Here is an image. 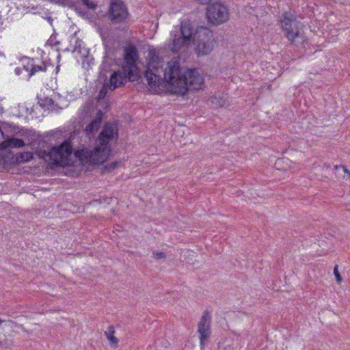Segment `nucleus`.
<instances>
[{"instance_id": "nucleus-20", "label": "nucleus", "mask_w": 350, "mask_h": 350, "mask_svg": "<svg viewBox=\"0 0 350 350\" xmlns=\"http://www.w3.org/2000/svg\"><path fill=\"white\" fill-rule=\"evenodd\" d=\"M33 158V154L30 152H21L16 154V160L18 163H24L30 161Z\"/></svg>"}, {"instance_id": "nucleus-4", "label": "nucleus", "mask_w": 350, "mask_h": 350, "mask_svg": "<svg viewBox=\"0 0 350 350\" xmlns=\"http://www.w3.org/2000/svg\"><path fill=\"white\" fill-rule=\"evenodd\" d=\"M280 23L291 44L298 45L304 42V36L300 33L301 23L295 14L291 12H284L280 17Z\"/></svg>"}, {"instance_id": "nucleus-26", "label": "nucleus", "mask_w": 350, "mask_h": 350, "mask_svg": "<svg viewBox=\"0 0 350 350\" xmlns=\"http://www.w3.org/2000/svg\"><path fill=\"white\" fill-rule=\"evenodd\" d=\"M334 274L336 277V280L338 283H341L342 281V278L341 277L339 271H338V266L336 265L334 268Z\"/></svg>"}, {"instance_id": "nucleus-33", "label": "nucleus", "mask_w": 350, "mask_h": 350, "mask_svg": "<svg viewBox=\"0 0 350 350\" xmlns=\"http://www.w3.org/2000/svg\"><path fill=\"white\" fill-rule=\"evenodd\" d=\"M5 343V342H3V341H0V346H2Z\"/></svg>"}, {"instance_id": "nucleus-8", "label": "nucleus", "mask_w": 350, "mask_h": 350, "mask_svg": "<svg viewBox=\"0 0 350 350\" xmlns=\"http://www.w3.org/2000/svg\"><path fill=\"white\" fill-rule=\"evenodd\" d=\"M147 59L148 70L145 72L144 77L150 88H157V83L161 79V77L156 74L161 63V58L159 56L157 51L154 49L149 50Z\"/></svg>"}, {"instance_id": "nucleus-31", "label": "nucleus", "mask_w": 350, "mask_h": 350, "mask_svg": "<svg viewBox=\"0 0 350 350\" xmlns=\"http://www.w3.org/2000/svg\"><path fill=\"white\" fill-rule=\"evenodd\" d=\"M11 322H12L11 321H5V320H1V319H0V329H1V330H2V329H3V328L1 327V324H2L3 323H11Z\"/></svg>"}, {"instance_id": "nucleus-3", "label": "nucleus", "mask_w": 350, "mask_h": 350, "mask_svg": "<svg viewBox=\"0 0 350 350\" xmlns=\"http://www.w3.org/2000/svg\"><path fill=\"white\" fill-rule=\"evenodd\" d=\"M106 16L112 25H118L117 29L121 31L128 30L131 15L122 0H111Z\"/></svg>"}, {"instance_id": "nucleus-25", "label": "nucleus", "mask_w": 350, "mask_h": 350, "mask_svg": "<svg viewBox=\"0 0 350 350\" xmlns=\"http://www.w3.org/2000/svg\"><path fill=\"white\" fill-rule=\"evenodd\" d=\"M23 61H27V64H24L23 65V68L27 71V72H30V68L31 67L29 68V66H31V64H32V62H33V59H30V58H28L27 57H25L22 59Z\"/></svg>"}, {"instance_id": "nucleus-23", "label": "nucleus", "mask_w": 350, "mask_h": 350, "mask_svg": "<svg viewBox=\"0 0 350 350\" xmlns=\"http://www.w3.org/2000/svg\"><path fill=\"white\" fill-rule=\"evenodd\" d=\"M81 1L84 5L92 10H94L98 6L97 3L92 0H81Z\"/></svg>"}, {"instance_id": "nucleus-6", "label": "nucleus", "mask_w": 350, "mask_h": 350, "mask_svg": "<svg viewBox=\"0 0 350 350\" xmlns=\"http://www.w3.org/2000/svg\"><path fill=\"white\" fill-rule=\"evenodd\" d=\"M51 154V162L55 165L64 167L74 165L72 147L69 141H64L59 146L53 147Z\"/></svg>"}, {"instance_id": "nucleus-14", "label": "nucleus", "mask_w": 350, "mask_h": 350, "mask_svg": "<svg viewBox=\"0 0 350 350\" xmlns=\"http://www.w3.org/2000/svg\"><path fill=\"white\" fill-rule=\"evenodd\" d=\"M93 150L85 148L81 150H77L75 152L72 158H78L80 161L85 163H92Z\"/></svg>"}, {"instance_id": "nucleus-29", "label": "nucleus", "mask_w": 350, "mask_h": 350, "mask_svg": "<svg viewBox=\"0 0 350 350\" xmlns=\"http://www.w3.org/2000/svg\"><path fill=\"white\" fill-rule=\"evenodd\" d=\"M202 5H206L211 2V0H196Z\"/></svg>"}, {"instance_id": "nucleus-5", "label": "nucleus", "mask_w": 350, "mask_h": 350, "mask_svg": "<svg viewBox=\"0 0 350 350\" xmlns=\"http://www.w3.org/2000/svg\"><path fill=\"white\" fill-rule=\"evenodd\" d=\"M192 41L198 55L209 54L213 49V33L206 27L200 26L196 29Z\"/></svg>"}, {"instance_id": "nucleus-2", "label": "nucleus", "mask_w": 350, "mask_h": 350, "mask_svg": "<svg viewBox=\"0 0 350 350\" xmlns=\"http://www.w3.org/2000/svg\"><path fill=\"white\" fill-rule=\"evenodd\" d=\"M166 81L172 88H189L190 85H201L204 79L196 69H188L180 67L177 61L168 64V71L164 73Z\"/></svg>"}, {"instance_id": "nucleus-12", "label": "nucleus", "mask_w": 350, "mask_h": 350, "mask_svg": "<svg viewBox=\"0 0 350 350\" xmlns=\"http://www.w3.org/2000/svg\"><path fill=\"white\" fill-rule=\"evenodd\" d=\"M114 137V129L113 125L107 122L105 124L101 132L99 134V144L102 146H107L110 140Z\"/></svg>"}, {"instance_id": "nucleus-1", "label": "nucleus", "mask_w": 350, "mask_h": 350, "mask_svg": "<svg viewBox=\"0 0 350 350\" xmlns=\"http://www.w3.org/2000/svg\"><path fill=\"white\" fill-rule=\"evenodd\" d=\"M138 57L137 49L135 44H129L124 47V65L121 70L111 73L109 83L103 85L101 88H119L124 85L128 81H135L137 76L134 71L137 68L136 62Z\"/></svg>"}, {"instance_id": "nucleus-32", "label": "nucleus", "mask_w": 350, "mask_h": 350, "mask_svg": "<svg viewBox=\"0 0 350 350\" xmlns=\"http://www.w3.org/2000/svg\"><path fill=\"white\" fill-rule=\"evenodd\" d=\"M15 72L16 75H19L21 72V69L20 68H16L15 69Z\"/></svg>"}, {"instance_id": "nucleus-34", "label": "nucleus", "mask_w": 350, "mask_h": 350, "mask_svg": "<svg viewBox=\"0 0 350 350\" xmlns=\"http://www.w3.org/2000/svg\"><path fill=\"white\" fill-rule=\"evenodd\" d=\"M3 146H4V144H0V147H2V148H3Z\"/></svg>"}, {"instance_id": "nucleus-10", "label": "nucleus", "mask_w": 350, "mask_h": 350, "mask_svg": "<svg viewBox=\"0 0 350 350\" xmlns=\"http://www.w3.org/2000/svg\"><path fill=\"white\" fill-rule=\"evenodd\" d=\"M211 316L208 310H205L198 323V333L199 334V339L200 347L204 348L210 339L211 334Z\"/></svg>"}, {"instance_id": "nucleus-15", "label": "nucleus", "mask_w": 350, "mask_h": 350, "mask_svg": "<svg viewBox=\"0 0 350 350\" xmlns=\"http://www.w3.org/2000/svg\"><path fill=\"white\" fill-rule=\"evenodd\" d=\"M103 113L101 110H98L95 118L91 121L90 124L86 126V131L88 133H93L95 131H97L101 124V122L103 120Z\"/></svg>"}, {"instance_id": "nucleus-18", "label": "nucleus", "mask_w": 350, "mask_h": 350, "mask_svg": "<svg viewBox=\"0 0 350 350\" xmlns=\"http://www.w3.org/2000/svg\"><path fill=\"white\" fill-rule=\"evenodd\" d=\"M115 334V329L113 325H110L108 327L107 331L105 332V335L106 336L107 338L109 340L111 345L113 347H116L118 342V340L116 337L114 336Z\"/></svg>"}, {"instance_id": "nucleus-24", "label": "nucleus", "mask_w": 350, "mask_h": 350, "mask_svg": "<svg viewBox=\"0 0 350 350\" xmlns=\"http://www.w3.org/2000/svg\"><path fill=\"white\" fill-rule=\"evenodd\" d=\"M38 156L46 161H51V150L47 152L44 150L38 152Z\"/></svg>"}, {"instance_id": "nucleus-13", "label": "nucleus", "mask_w": 350, "mask_h": 350, "mask_svg": "<svg viewBox=\"0 0 350 350\" xmlns=\"http://www.w3.org/2000/svg\"><path fill=\"white\" fill-rule=\"evenodd\" d=\"M109 150L107 146L100 145L93 149L92 164H101L105 161L108 157Z\"/></svg>"}, {"instance_id": "nucleus-19", "label": "nucleus", "mask_w": 350, "mask_h": 350, "mask_svg": "<svg viewBox=\"0 0 350 350\" xmlns=\"http://www.w3.org/2000/svg\"><path fill=\"white\" fill-rule=\"evenodd\" d=\"M5 143H6V146L9 148H21L25 146V142L22 139L12 137L8 139Z\"/></svg>"}, {"instance_id": "nucleus-11", "label": "nucleus", "mask_w": 350, "mask_h": 350, "mask_svg": "<svg viewBox=\"0 0 350 350\" xmlns=\"http://www.w3.org/2000/svg\"><path fill=\"white\" fill-rule=\"evenodd\" d=\"M191 89H146L145 94H156L160 96H181L187 95Z\"/></svg>"}, {"instance_id": "nucleus-21", "label": "nucleus", "mask_w": 350, "mask_h": 350, "mask_svg": "<svg viewBox=\"0 0 350 350\" xmlns=\"http://www.w3.org/2000/svg\"><path fill=\"white\" fill-rule=\"evenodd\" d=\"M46 66L44 64H43V66L31 64L30 72L29 73V76L31 77L38 71H46Z\"/></svg>"}, {"instance_id": "nucleus-22", "label": "nucleus", "mask_w": 350, "mask_h": 350, "mask_svg": "<svg viewBox=\"0 0 350 350\" xmlns=\"http://www.w3.org/2000/svg\"><path fill=\"white\" fill-rule=\"evenodd\" d=\"M56 3H59L64 6L73 8L75 6L76 0H53Z\"/></svg>"}, {"instance_id": "nucleus-17", "label": "nucleus", "mask_w": 350, "mask_h": 350, "mask_svg": "<svg viewBox=\"0 0 350 350\" xmlns=\"http://www.w3.org/2000/svg\"><path fill=\"white\" fill-rule=\"evenodd\" d=\"M209 102L215 107H221L226 105L227 101V94L222 95L221 96H213L209 98Z\"/></svg>"}, {"instance_id": "nucleus-30", "label": "nucleus", "mask_w": 350, "mask_h": 350, "mask_svg": "<svg viewBox=\"0 0 350 350\" xmlns=\"http://www.w3.org/2000/svg\"><path fill=\"white\" fill-rule=\"evenodd\" d=\"M340 167H342L344 172L350 176V171L347 170L345 165H341Z\"/></svg>"}, {"instance_id": "nucleus-9", "label": "nucleus", "mask_w": 350, "mask_h": 350, "mask_svg": "<svg viewBox=\"0 0 350 350\" xmlns=\"http://www.w3.org/2000/svg\"><path fill=\"white\" fill-rule=\"evenodd\" d=\"M206 14L208 23L213 25H221L229 18L227 7L220 2H215L209 5L206 8Z\"/></svg>"}, {"instance_id": "nucleus-16", "label": "nucleus", "mask_w": 350, "mask_h": 350, "mask_svg": "<svg viewBox=\"0 0 350 350\" xmlns=\"http://www.w3.org/2000/svg\"><path fill=\"white\" fill-rule=\"evenodd\" d=\"M115 89H109L110 90V93L113 92ZM108 89H100L99 94L96 98L97 103L103 109H107L109 106V99H108Z\"/></svg>"}, {"instance_id": "nucleus-28", "label": "nucleus", "mask_w": 350, "mask_h": 350, "mask_svg": "<svg viewBox=\"0 0 350 350\" xmlns=\"http://www.w3.org/2000/svg\"><path fill=\"white\" fill-rule=\"evenodd\" d=\"M153 255L157 260H159V259L165 258V254L162 252H154Z\"/></svg>"}, {"instance_id": "nucleus-7", "label": "nucleus", "mask_w": 350, "mask_h": 350, "mask_svg": "<svg viewBox=\"0 0 350 350\" xmlns=\"http://www.w3.org/2000/svg\"><path fill=\"white\" fill-rule=\"evenodd\" d=\"M193 33L190 23H181L179 31L174 34L172 42L170 45V50L177 53L183 47L188 46L193 40Z\"/></svg>"}, {"instance_id": "nucleus-27", "label": "nucleus", "mask_w": 350, "mask_h": 350, "mask_svg": "<svg viewBox=\"0 0 350 350\" xmlns=\"http://www.w3.org/2000/svg\"><path fill=\"white\" fill-rule=\"evenodd\" d=\"M119 163H120L117 161L112 162L106 166V169L107 171L110 172L118 166Z\"/></svg>"}]
</instances>
